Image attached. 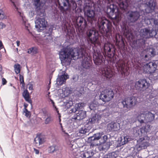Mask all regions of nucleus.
I'll use <instances>...</instances> for the list:
<instances>
[{"mask_svg": "<svg viewBox=\"0 0 158 158\" xmlns=\"http://www.w3.org/2000/svg\"><path fill=\"white\" fill-rule=\"evenodd\" d=\"M23 96L27 102L31 104L32 101L30 97L29 93L27 90H25L23 91Z\"/></svg>", "mask_w": 158, "mask_h": 158, "instance_id": "cd10ccee", "label": "nucleus"}, {"mask_svg": "<svg viewBox=\"0 0 158 158\" xmlns=\"http://www.w3.org/2000/svg\"><path fill=\"white\" fill-rule=\"evenodd\" d=\"M89 107L91 110H93L94 109V108L95 107V106H94L93 104H91L89 106Z\"/></svg>", "mask_w": 158, "mask_h": 158, "instance_id": "13d9d810", "label": "nucleus"}, {"mask_svg": "<svg viewBox=\"0 0 158 158\" xmlns=\"http://www.w3.org/2000/svg\"><path fill=\"white\" fill-rule=\"evenodd\" d=\"M15 71L16 74H19L20 71V66L18 64H15L14 65Z\"/></svg>", "mask_w": 158, "mask_h": 158, "instance_id": "37998d69", "label": "nucleus"}, {"mask_svg": "<svg viewBox=\"0 0 158 158\" xmlns=\"http://www.w3.org/2000/svg\"><path fill=\"white\" fill-rule=\"evenodd\" d=\"M19 14V15L20 19L22 22V24L24 26L25 28L28 31H29V28H30V25L27 22L25 17L23 15V14H22L19 11H18Z\"/></svg>", "mask_w": 158, "mask_h": 158, "instance_id": "6ab92c4d", "label": "nucleus"}, {"mask_svg": "<svg viewBox=\"0 0 158 158\" xmlns=\"http://www.w3.org/2000/svg\"><path fill=\"white\" fill-rule=\"evenodd\" d=\"M142 1V6L146 7L145 10L141 11L143 13V19L145 23L150 24L153 22L156 27L158 28V22L154 19L153 14L156 6L155 0H140L139 2Z\"/></svg>", "mask_w": 158, "mask_h": 158, "instance_id": "f257e3e1", "label": "nucleus"}, {"mask_svg": "<svg viewBox=\"0 0 158 158\" xmlns=\"http://www.w3.org/2000/svg\"><path fill=\"white\" fill-rule=\"evenodd\" d=\"M84 92V89L82 88H81L80 89L77 88L76 90L74 91V94L78 97H80L83 94Z\"/></svg>", "mask_w": 158, "mask_h": 158, "instance_id": "4c0bfd02", "label": "nucleus"}, {"mask_svg": "<svg viewBox=\"0 0 158 158\" xmlns=\"http://www.w3.org/2000/svg\"><path fill=\"white\" fill-rule=\"evenodd\" d=\"M101 117L100 115L96 114L94 116H92L90 119L89 121L92 123H98V121L101 119Z\"/></svg>", "mask_w": 158, "mask_h": 158, "instance_id": "7c9ffc66", "label": "nucleus"}, {"mask_svg": "<svg viewBox=\"0 0 158 158\" xmlns=\"http://www.w3.org/2000/svg\"><path fill=\"white\" fill-rule=\"evenodd\" d=\"M86 34L88 41L94 44L98 43V32L94 28L88 29Z\"/></svg>", "mask_w": 158, "mask_h": 158, "instance_id": "423d86ee", "label": "nucleus"}, {"mask_svg": "<svg viewBox=\"0 0 158 158\" xmlns=\"http://www.w3.org/2000/svg\"><path fill=\"white\" fill-rule=\"evenodd\" d=\"M100 74L107 79H109L113 76L112 71L108 67H103L100 70Z\"/></svg>", "mask_w": 158, "mask_h": 158, "instance_id": "2eb2a0df", "label": "nucleus"}, {"mask_svg": "<svg viewBox=\"0 0 158 158\" xmlns=\"http://www.w3.org/2000/svg\"><path fill=\"white\" fill-rule=\"evenodd\" d=\"M137 142V144L135 146V148L138 151L146 148L149 145L148 142L143 137L139 138Z\"/></svg>", "mask_w": 158, "mask_h": 158, "instance_id": "4468645a", "label": "nucleus"}, {"mask_svg": "<svg viewBox=\"0 0 158 158\" xmlns=\"http://www.w3.org/2000/svg\"><path fill=\"white\" fill-rule=\"evenodd\" d=\"M77 25L80 27L81 29H84L87 25L86 20L83 17H79L77 20Z\"/></svg>", "mask_w": 158, "mask_h": 158, "instance_id": "4be33fe9", "label": "nucleus"}, {"mask_svg": "<svg viewBox=\"0 0 158 158\" xmlns=\"http://www.w3.org/2000/svg\"><path fill=\"white\" fill-rule=\"evenodd\" d=\"M11 2H12V3H13V5L14 6V7H15V9L17 10H18V8L15 5V4L14 2H13V1H12L11 0H10Z\"/></svg>", "mask_w": 158, "mask_h": 158, "instance_id": "e2e57ef3", "label": "nucleus"}, {"mask_svg": "<svg viewBox=\"0 0 158 158\" xmlns=\"http://www.w3.org/2000/svg\"><path fill=\"white\" fill-rule=\"evenodd\" d=\"M38 52V49L36 47H32L28 49L27 52L31 54L32 55H34Z\"/></svg>", "mask_w": 158, "mask_h": 158, "instance_id": "473e14b6", "label": "nucleus"}, {"mask_svg": "<svg viewBox=\"0 0 158 158\" xmlns=\"http://www.w3.org/2000/svg\"><path fill=\"white\" fill-rule=\"evenodd\" d=\"M114 95L113 91L111 89H106L101 92L100 99L103 102H108L113 98Z\"/></svg>", "mask_w": 158, "mask_h": 158, "instance_id": "1a4fd4ad", "label": "nucleus"}, {"mask_svg": "<svg viewBox=\"0 0 158 158\" xmlns=\"http://www.w3.org/2000/svg\"><path fill=\"white\" fill-rule=\"evenodd\" d=\"M34 143L36 146H39L44 143L45 141V136L42 134H40L36 136L34 139Z\"/></svg>", "mask_w": 158, "mask_h": 158, "instance_id": "a211bd4d", "label": "nucleus"}, {"mask_svg": "<svg viewBox=\"0 0 158 158\" xmlns=\"http://www.w3.org/2000/svg\"><path fill=\"white\" fill-rule=\"evenodd\" d=\"M17 45L18 46H19L20 45V42L19 40H17L16 42Z\"/></svg>", "mask_w": 158, "mask_h": 158, "instance_id": "69168bd1", "label": "nucleus"}, {"mask_svg": "<svg viewBox=\"0 0 158 158\" xmlns=\"http://www.w3.org/2000/svg\"><path fill=\"white\" fill-rule=\"evenodd\" d=\"M86 116V111L82 110H79L78 112L73 117V118L78 120H81L84 119Z\"/></svg>", "mask_w": 158, "mask_h": 158, "instance_id": "aec40b11", "label": "nucleus"}, {"mask_svg": "<svg viewBox=\"0 0 158 158\" xmlns=\"http://www.w3.org/2000/svg\"><path fill=\"white\" fill-rule=\"evenodd\" d=\"M59 149V147L55 145H53L50 146L48 149V153H52L58 151Z\"/></svg>", "mask_w": 158, "mask_h": 158, "instance_id": "2f4dec72", "label": "nucleus"}, {"mask_svg": "<svg viewBox=\"0 0 158 158\" xmlns=\"http://www.w3.org/2000/svg\"><path fill=\"white\" fill-rule=\"evenodd\" d=\"M6 79L4 78H2V84L3 85H5L6 84Z\"/></svg>", "mask_w": 158, "mask_h": 158, "instance_id": "bf43d9fd", "label": "nucleus"}, {"mask_svg": "<svg viewBox=\"0 0 158 158\" xmlns=\"http://www.w3.org/2000/svg\"><path fill=\"white\" fill-rule=\"evenodd\" d=\"M64 103L66 107L67 108H69L73 104L72 102L71 101H69L64 102Z\"/></svg>", "mask_w": 158, "mask_h": 158, "instance_id": "a18cd8bd", "label": "nucleus"}, {"mask_svg": "<svg viewBox=\"0 0 158 158\" xmlns=\"http://www.w3.org/2000/svg\"><path fill=\"white\" fill-rule=\"evenodd\" d=\"M151 129V126L149 125H146L144 127L140 128V132L142 133H144L149 131Z\"/></svg>", "mask_w": 158, "mask_h": 158, "instance_id": "c9c22d12", "label": "nucleus"}, {"mask_svg": "<svg viewBox=\"0 0 158 158\" xmlns=\"http://www.w3.org/2000/svg\"><path fill=\"white\" fill-rule=\"evenodd\" d=\"M89 130L85 127H81L78 130L79 133L80 134H85L87 132H88Z\"/></svg>", "mask_w": 158, "mask_h": 158, "instance_id": "79ce46f5", "label": "nucleus"}, {"mask_svg": "<svg viewBox=\"0 0 158 158\" xmlns=\"http://www.w3.org/2000/svg\"><path fill=\"white\" fill-rule=\"evenodd\" d=\"M34 150L36 154H39V150H38V149H37L35 148H34Z\"/></svg>", "mask_w": 158, "mask_h": 158, "instance_id": "680f3d73", "label": "nucleus"}, {"mask_svg": "<svg viewBox=\"0 0 158 158\" xmlns=\"http://www.w3.org/2000/svg\"><path fill=\"white\" fill-rule=\"evenodd\" d=\"M146 54L144 56L145 58H150L151 57L154 56L156 55V52L155 49L153 48H147L145 51Z\"/></svg>", "mask_w": 158, "mask_h": 158, "instance_id": "b1692460", "label": "nucleus"}, {"mask_svg": "<svg viewBox=\"0 0 158 158\" xmlns=\"http://www.w3.org/2000/svg\"><path fill=\"white\" fill-rule=\"evenodd\" d=\"M107 139V137L106 135H104L101 138V143L102 144L100 147L102 150L104 151L107 150L110 148V143L109 142H106Z\"/></svg>", "mask_w": 158, "mask_h": 158, "instance_id": "f3484780", "label": "nucleus"}, {"mask_svg": "<svg viewBox=\"0 0 158 158\" xmlns=\"http://www.w3.org/2000/svg\"><path fill=\"white\" fill-rule=\"evenodd\" d=\"M59 124L60 125V128H61V130L62 131L64 132V133H65L66 135H68V133H66L65 132V131H64L63 129V127H62V123H59Z\"/></svg>", "mask_w": 158, "mask_h": 158, "instance_id": "864d4df0", "label": "nucleus"}, {"mask_svg": "<svg viewBox=\"0 0 158 158\" xmlns=\"http://www.w3.org/2000/svg\"><path fill=\"white\" fill-rule=\"evenodd\" d=\"M107 128L110 131H116L120 129V125L117 123H111L108 124Z\"/></svg>", "mask_w": 158, "mask_h": 158, "instance_id": "412c9836", "label": "nucleus"}, {"mask_svg": "<svg viewBox=\"0 0 158 158\" xmlns=\"http://www.w3.org/2000/svg\"><path fill=\"white\" fill-rule=\"evenodd\" d=\"M97 26L101 33L109 35L111 33V23L104 17L98 19Z\"/></svg>", "mask_w": 158, "mask_h": 158, "instance_id": "7ed1b4c3", "label": "nucleus"}, {"mask_svg": "<svg viewBox=\"0 0 158 158\" xmlns=\"http://www.w3.org/2000/svg\"><path fill=\"white\" fill-rule=\"evenodd\" d=\"M156 34L157 30L154 27L152 28L151 30L149 27L142 29L140 31V35L143 39H140L139 40L141 45L142 46L145 44V40L144 39L155 36Z\"/></svg>", "mask_w": 158, "mask_h": 158, "instance_id": "39448f33", "label": "nucleus"}, {"mask_svg": "<svg viewBox=\"0 0 158 158\" xmlns=\"http://www.w3.org/2000/svg\"><path fill=\"white\" fill-rule=\"evenodd\" d=\"M90 147V148L93 147L94 145V144H93V143H91L89 145Z\"/></svg>", "mask_w": 158, "mask_h": 158, "instance_id": "774afa93", "label": "nucleus"}, {"mask_svg": "<svg viewBox=\"0 0 158 158\" xmlns=\"http://www.w3.org/2000/svg\"><path fill=\"white\" fill-rule=\"evenodd\" d=\"M117 155L114 152H112L108 153L103 158H116Z\"/></svg>", "mask_w": 158, "mask_h": 158, "instance_id": "ea45409f", "label": "nucleus"}, {"mask_svg": "<svg viewBox=\"0 0 158 158\" xmlns=\"http://www.w3.org/2000/svg\"><path fill=\"white\" fill-rule=\"evenodd\" d=\"M69 0H58L59 5L62 9L63 8V6L68 7L69 5Z\"/></svg>", "mask_w": 158, "mask_h": 158, "instance_id": "c85d7f7f", "label": "nucleus"}, {"mask_svg": "<svg viewBox=\"0 0 158 158\" xmlns=\"http://www.w3.org/2000/svg\"><path fill=\"white\" fill-rule=\"evenodd\" d=\"M124 33L126 35H127L130 33L129 30L127 29L126 27H125L124 29Z\"/></svg>", "mask_w": 158, "mask_h": 158, "instance_id": "603ef678", "label": "nucleus"}, {"mask_svg": "<svg viewBox=\"0 0 158 158\" xmlns=\"http://www.w3.org/2000/svg\"><path fill=\"white\" fill-rule=\"evenodd\" d=\"M82 65L83 67L85 69H88L90 68L91 65V61L89 60H87V58L86 60L85 59L82 61Z\"/></svg>", "mask_w": 158, "mask_h": 158, "instance_id": "c756f323", "label": "nucleus"}, {"mask_svg": "<svg viewBox=\"0 0 158 158\" xmlns=\"http://www.w3.org/2000/svg\"><path fill=\"white\" fill-rule=\"evenodd\" d=\"M38 43L40 44H41L43 45L47 44L48 43L47 40H39L38 41Z\"/></svg>", "mask_w": 158, "mask_h": 158, "instance_id": "49530a36", "label": "nucleus"}, {"mask_svg": "<svg viewBox=\"0 0 158 158\" xmlns=\"http://www.w3.org/2000/svg\"><path fill=\"white\" fill-rule=\"evenodd\" d=\"M150 84L145 79H142L137 81L135 83V87L136 89L143 90L148 88Z\"/></svg>", "mask_w": 158, "mask_h": 158, "instance_id": "ddd939ff", "label": "nucleus"}, {"mask_svg": "<svg viewBox=\"0 0 158 158\" xmlns=\"http://www.w3.org/2000/svg\"><path fill=\"white\" fill-rule=\"evenodd\" d=\"M153 15L154 20L158 22L157 20H158V13H156L155 12L154 14H153Z\"/></svg>", "mask_w": 158, "mask_h": 158, "instance_id": "3c124183", "label": "nucleus"}, {"mask_svg": "<svg viewBox=\"0 0 158 158\" xmlns=\"http://www.w3.org/2000/svg\"><path fill=\"white\" fill-rule=\"evenodd\" d=\"M111 51V48H110V47H108V49L106 51V52H110Z\"/></svg>", "mask_w": 158, "mask_h": 158, "instance_id": "338daca9", "label": "nucleus"}, {"mask_svg": "<svg viewBox=\"0 0 158 158\" xmlns=\"http://www.w3.org/2000/svg\"><path fill=\"white\" fill-rule=\"evenodd\" d=\"M50 101L51 102V103L52 104L53 106V107H54L56 109V110H57V108H56V107L55 105V103L53 102V101L51 99H50Z\"/></svg>", "mask_w": 158, "mask_h": 158, "instance_id": "4d7b16f0", "label": "nucleus"}, {"mask_svg": "<svg viewBox=\"0 0 158 158\" xmlns=\"http://www.w3.org/2000/svg\"><path fill=\"white\" fill-rule=\"evenodd\" d=\"M143 10H140V11H130L128 12L127 15L128 20L131 22L133 23L136 21L141 15H143L141 11Z\"/></svg>", "mask_w": 158, "mask_h": 158, "instance_id": "f8f14e48", "label": "nucleus"}, {"mask_svg": "<svg viewBox=\"0 0 158 158\" xmlns=\"http://www.w3.org/2000/svg\"><path fill=\"white\" fill-rule=\"evenodd\" d=\"M34 4L36 8L40 9L41 6H43L45 4V2L42 3L40 2V0H33Z\"/></svg>", "mask_w": 158, "mask_h": 158, "instance_id": "f704fd0d", "label": "nucleus"}, {"mask_svg": "<svg viewBox=\"0 0 158 158\" xmlns=\"http://www.w3.org/2000/svg\"><path fill=\"white\" fill-rule=\"evenodd\" d=\"M3 48V46L2 43L1 41H0V48Z\"/></svg>", "mask_w": 158, "mask_h": 158, "instance_id": "0e129e2a", "label": "nucleus"}, {"mask_svg": "<svg viewBox=\"0 0 158 158\" xmlns=\"http://www.w3.org/2000/svg\"><path fill=\"white\" fill-rule=\"evenodd\" d=\"M69 78V75L67 74H64L59 76L56 79V83L58 85H61L65 82L66 80Z\"/></svg>", "mask_w": 158, "mask_h": 158, "instance_id": "5701e85b", "label": "nucleus"}, {"mask_svg": "<svg viewBox=\"0 0 158 158\" xmlns=\"http://www.w3.org/2000/svg\"><path fill=\"white\" fill-rule=\"evenodd\" d=\"M46 116L47 117L45 120L44 123L46 124H47L53 121V118L51 115L49 114H47Z\"/></svg>", "mask_w": 158, "mask_h": 158, "instance_id": "e433bc0d", "label": "nucleus"}, {"mask_svg": "<svg viewBox=\"0 0 158 158\" xmlns=\"http://www.w3.org/2000/svg\"><path fill=\"white\" fill-rule=\"evenodd\" d=\"M19 80L20 81V83L23 84V86L24 85V82L23 80V77L20 74H19Z\"/></svg>", "mask_w": 158, "mask_h": 158, "instance_id": "8fccbe9b", "label": "nucleus"}, {"mask_svg": "<svg viewBox=\"0 0 158 158\" xmlns=\"http://www.w3.org/2000/svg\"><path fill=\"white\" fill-rule=\"evenodd\" d=\"M117 11L115 13V16L114 17L117 21H119L120 19V17L121 16V14L120 12L118 11V10H117Z\"/></svg>", "mask_w": 158, "mask_h": 158, "instance_id": "c03bdc74", "label": "nucleus"}, {"mask_svg": "<svg viewBox=\"0 0 158 158\" xmlns=\"http://www.w3.org/2000/svg\"><path fill=\"white\" fill-rule=\"evenodd\" d=\"M85 52L84 48H75L73 49L70 48H64L59 52V57L61 61L64 62L70 61L73 58L76 60L83 56Z\"/></svg>", "mask_w": 158, "mask_h": 158, "instance_id": "f03ea898", "label": "nucleus"}, {"mask_svg": "<svg viewBox=\"0 0 158 158\" xmlns=\"http://www.w3.org/2000/svg\"><path fill=\"white\" fill-rule=\"evenodd\" d=\"M127 1V0H116V2L120 9L122 10H125L128 6Z\"/></svg>", "mask_w": 158, "mask_h": 158, "instance_id": "a878e982", "label": "nucleus"}, {"mask_svg": "<svg viewBox=\"0 0 158 158\" xmlns=\"http://www.w3.org/2000/svg\"><path fill=\"white\" fill-rule=\"evenodd\" d=\"M102 135V133H98L94 135V136L91 137L89 138V140H98L101 137Z\"/></svg>", "mask_w": 158, "mask_h": 158, "instance_id": "72a5a7b5", "label": "nucleus"}, {"mask_svg": "<svg viewBox=\"0 0 158 158\" xmlns=\"http://www.w3.org/2000/svg\"><path fill=\"white\" fill-rule=\"evenodd\" d=\"M28 89H29V90H32L33 89V85L31 84H30L29 85V87H28Z\"/></svg>", "mask_w": 158, "mask_h": 158, "instance_id": "052dcab7", "label": "nucleus"}, {"mask_svg": "<svg viewBox=\"0 0 158 158\" xmlns=\"http://www.w3.org/2000/svg\"><path fill=\"white\" fill-rule=\"evenodd\" d=\"M157 64L158 65V60H156L155 62L151 61L146 63L142 68L144 72L152 74L154 73L156 70Z\"/></svg>", "mask_w": 158, "mask_h": 158, "instance_id": "9d476101", "label": "nucleus"}, {"mask_svg": "<svg viewBox=\"0 0 158 158\" xmlns=\"http://www.w3.org/2000/svg\"><path fill=\"white\" fill-rule=\"evenodd\" d=\"M120 140L122 145H124L127 143L128 141V136L126 135H124L123 137H121Z\"/></svg>", "mask_w": 158, "mask_h": 158, "instance_id": "58836bf2", "label": "nucleus"}, {"mask_svg": "<svg viewBox=\"0 0 158 158\" xmlns=\"http://www.w3.org/2000/svg\"><path fill=\"white\" fill-rule=\"evenodd\" d=\"M6 27V25L2 23H0V29H3Z\"/></svg>", "mask_w": 158, "mask_h": 158, "instance_id": "6e6d98bb", "label": "nucleus"}, {"mask_svg": "<svg viewBox=\"0 0 158 158\" xmlns=\"http://www.w3.org/2000/svg\"><path fill=\"white\" fill-rule=\"evenodd\" d=\"M5 17V15L4 12L1 10H0V19H3Z\"/></svg>", "mask_w": 158, "mask_h": 158, "instance_id": "09e8293b", "label": "nucleus"}, {"mask_svg": "<svg viewBox=\"0 0 158 158\" xmlns=\"http://www.w3.org/2000/svg\"><path fill=\"white\" fill-rule=\"evenodd\" d=\"M117 6L114 4H110L109 6H107L106 13L109 15L113 16L114 14L115 10L116 9Z\"/></svg>", "mask_w": 158, "mask_h": 158, "instance_id": "393cba45", "label": "nucleus"}, {"mask_svg": "<svg viewBox=\"0 0 158 158\" xmlns=\"http://www.w3.org/2000/svg\"><path fill=\"white\" fill-rule=\"evenodd\" d=\"M109 47V46L108 45V44H104V49L105 52H106V51L108 49Z\"/></svg>", "mask_w": 158, "mask_h": 158, "instance_id": "5fc2aeb1", "label": "nucleus"}, {"mask_svg": "<svg viewBox=\"0 0 158 158\" xmlns=\"http://www.w3.org/2000/svg\"><path fill=\"white\" fill-rule=\"evenodd\" d=\"M44 14L43 16L38 17L35 21V27L39 32H40L45 29L47 25V21L45 20Z\"/></svg>", "mask_w": 158, "mask_h": 158, "instance_id": "6e6552de", "label": "nucleus"}, {"mask_svg": "<svg viewBox=\"0 0 158 158\" xmlns=\"http://www.w3.org/2000/svg\"><path fill=\"white\" fill-rule=\"evenodd\" d=\"M84 12L85 15L88 18L94 21L97 20L95 11L92 9L91 4L89 3L86 4L84 8Z\"/></svg>", "mask_w": 158, "mask_h": 158, "instance_id": "9b49d317", "label": "nucleus"}, {"mask_svg": "<svg viewBox=\"0 0 158 158\" xmlns=\"http://www.w3.org/2000/svg\"><path fill=\"white\" fill-rule=\"evenodd\" d=\"M154 118V114L143 109L140 110L137 116V120L141 123L151 122L153 121Z\"/></svg>", "mask_w": 158, "mask_h": 158, "instance_id": "20e7f679", "label": "nucleus"}, {"mask_svg": "<svg viewBox=\"0 0 158 158\" xmlns=\"http://www.w3.org/2000/svg\"><path fill=\"white\" fill-rule=\"evenodd\" d=\"M23 113L25 114V115L27 117L30 116V112L28 111L26 108H24L23 110Z\"/></svg>", "mask_w": 158, "mask_h": 158, "instance_id": "de8ad7c7", "label": "nucleus"}, {"mask_svg": "<svg viewBox=\"0 0 158 158\" xmlns=\"http://www.w3.org/2000/svg\"><path fill=\"white\" fill-rule=\"evenodd\" d=\"M137 102L136 98L134 96L126 98L119 102V105L122 104L124 108L130 109L135 105Z\"/></svg>", "mask_w": 158, "mask_h": 158, "instance_id": "0eeeda50", "label": "nucleus"}, {"mask_svg": "<svg viewBox=\"0 0 158 158\" xmlns=\"http://www.w3.org/2000/svg\"><path fill=\"white\" fill-rule=\"evenodd\" d=\"M85 105V103L83 102H80L76 104L75 107L71 109V112H75L78 110H79V111L82 110L81 109L83 108Z\"/></svg>", "mask_w": 158, "mask_h": 158, "instance_id": "bb28decb", "label": "nucleus"}, {"mask_svg": "<svg viewBox=\"0 0 158 158\" xmlns=\"http://www.w3.org/2000/svg\"><path fill=\"white\" fill-rule=\"evenodd\" d=\"M134 134L135 136H142L143 133H141L140 132V129L138 128H136L134 129Z\"/></svg>", "mask_w": 158, "mask_h": 158, "instance_id": "a19ab883", "label": "nucleus"}, {"mask_svg": "<svg viewBox=\"0 0 158 158\" xmlns=\"http://www.w3.org/2000/svg\"><path fill=\"white\" fill-rule=\"evenodd\" d=\"M103 56L99 52H94L93 55V60L96 65L103 64Z\"/></svg>", "mask_w": 158, "mask_h": 158, "instance_id": "dca6fc26", "label": "nucleus"}]
</instances>
